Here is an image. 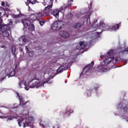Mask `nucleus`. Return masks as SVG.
Masks as SVG:
<instances>
[{
    "label": "nucleus",
    "instance_id": "393cba45",
    "mask_svg": "<svg viewBox=\"0 0 128 128\" xmlns=\"http://www.w3.org/2000/svg\"><path fill=\"white\" fill-rule=\"evenodd\" d=\"M93 35L94 36H96V38H98V36H100V34H102V32H95L94 33H92Z\"/></svg>",
    "mask_w": 128,
    "mask_h": 128
},
{
    "label": "nucleus",
    "instance_id": "37998d69",
    "mask_svg": "<svg viewBox=\"0 0 128 128\" xmlns=\"http://www.w3.org/2000/svg\"><path fill=\"white\" fill-rule=\"evenodd\" d=\"M2 16V12H0V16Z\"/></svg>",
    "mask_w": 128,
    "mask_h": 128
},
{
    "label": "nucleus",
    "instance_id": "20e7f679",
    "mask_svg": "<svg viewBox=\"0 0 128 128\" xmlns=\"http://www.w3.org/2000/svg\"><path fill=\"white\" fill-rule=\"evenodd\" d=\"M18 120V124L20 126H30L31 128H34V118L32 116H30L28 118L24 119L22 118H16Z\"/></svg>",
    "mask_w": 128,
    "mask_h": 128
},
{
    "label": "nucleus",
    "instance_id": "2f4dec72",
    "mask_svg": "<svg viewBox=\"0 0 128 128\" xmlns=\"http://www.w3.org/2000/svg\"><path fill=\"white\" fill-rule=\"evenodd\" d=\"M12 53L13 54H14L16 53V47L13 46L12 48Z\"/></svg>",
    "mask_w": 128,
    "mask_h": 128
},
{
    "label": "nucleus",
    "instance_id": "2eb2a0df",
    "mask_svg": "<svg viewBox=\"0 0 128 128\" xmlns=\"http://www.w3.org/2000/svg\"><path fill=\"white\" fill-rule=\"evenodd\" d=\"M60 34L64 38H70V34L66 32L60 31Z\"/></svg>",
    "mask_w": 128,
    "mask_h": 128
},
{
    "label": "nucleus",
    "instance_id": "9d476101",
    "mask_svg": "<svg viewBox=\"0 0 128 128\" xmlns=\"http://www.w3.org/2000/svg\"><path fill=\"white\" fill-rule=\"evenodd\" d=\"M94 64V62H92L90 64H88L86 67L84 68L82 74H86V72H88V70H92V68Z\"/></svg>",
    "mask_w": 128,
    "mask_h": 128
},
{
    "label": "nucleus",
    "instance_id": "7ed1b4c3",
    "mask_svg": "<svg viewBox=\"0 0 128 128\" xmlns=\"http://www.w3.org/2000/svg\"><path fill=\"white\" fill-rule=\"evenodd\" d=\"M44 6H47L45 7V8L44 9V13L39 12L38 13H36V14H34L30 16V18L32 20H40L42 18L43 16H50V12L52 10V4H50V3H46V2H44L42 3Z\"/></svg>",
    "mask_w": 128,
    "mask_h": 128
},
{
    "label": "nucleus",
    "instance_id": "58836bf2",
    "mask_svg": "<svg viewBox=\"0 0 128 128\" xmlns=\"http://www.w3.org/2000/svg\"><path fill=\"white\" fill-rule=\"evenodd\" d=\"M124 52H125L128 54V47H127L126 48L124 49Z\"/></svg>",
    "mask_w": 128,
    "mask_h": 128
},
{
    "label": "nucleus",
    "instance_id": "a211bd4d",
    "mask_svg": "<svg viewBox=\"0 0 128 128\" xmlns=\"http://www.w3.org/2000/svg\"><path fill=\"white\" fill-rule=\"evenodd\" d=\"M28 37H26V36H24L20 38V41H22L23 42H28Z\"/></svg>",
    "mask_w": 128,
    "mask_h": 128
},
{
    "label": "nucleus",
    "instance_id": "0eeeda50",
    "mask_svg": "<svg viewBox=\"0 0 128 128\" xmlns=\"http://www.w3.org/2000/svg\"><path fill=\"white\" fill-rule=\"evenodd\" d=\"M1 4L2 6H4V8H6V9H4V16H6V18L8 17V14H10V9L8 8L10 6H8V3H4V2H1Z\"/></svg>",
    "mask_w": 128,
    "mask_h": 128
},
{
    "label": "nucleus",
    "instance_id": "ddd939ff",
    "mask_svg": "<svg viewBox=\"0 0 128 128\" xmlns=\"http://www.w3.org/2000/svg\"><path fill=\"white\" fill-rule=\"evenodd\" d=\"M118 108H123V112H124V114H126L127 112L128 111V106L126 104H118Z\"/></svg>",
    "mask_w": 128,
    "mask_h": 128
},
{
    "label": "nucleus",
    "instance_id": "f03ea898",
    "mask_svg": "<svg viewBox=\"0 0 128 128\" xmlns=\"http://www.w3.org/2000/svg\"><path fill=\"white\" fill-rule=\"evenodd\" d=\"M101 58H102V60L104 58L105 60L104 62H101L100 65L96 68V70H97L98 72H108V69L104 68V66H108V64H110L112 62L113 64H116V62H118V58H114L108 57L106 55L102 56Z\"/></svg>",
    "mask_w": 128,
    "mask_h": 128
},
{
    "label": "nucleus",
    "instance_id": "dca6fc26",
    "mask_svg": "<svg viewBox=\"0 0 128 128\" xmlns=\"http://www.w3.org/2000/svg\"><path fill=\"white\" fill-rule=\"evenodd\" d=\"M86 46L84 44V42H80L79 44L77 46L76 48L78 50H82V48H84Z\"/></svg>",
    "mask_w": 128,
    "mask_h": 128
},
{
    "label": "nucleus",
    "instance_id": "39448f33",
    "mask_svg": "<svg viewBox=\"0 0 128 128\" xmlns=\"http://www.w3.org/2000/svg\"><path fill=\"white\" fill-rule=\"evenodd\" d=\"M96 20L95 22H94L92 24V28H94V30H96L98 28H100L101 30H110V26L104 22H100L99 26H96Z\"/></svg>",
    "mask_w": 128,
    "mask_h": 128
},
{
    "label": "nucleus",
    "instance_id": "5701e85b",
    "mask_svg": "<svg viewBox=\"0 0 128 128\" xmlns=\"http://www.w3.org/2000/svg\"><path fill=\"white\" fill-rule=\"evenodd\" d=\"M3 28L6 30L8 28V25L2 26V24H0V30H2Z\"/></svg>",
    "mask_w": 128,
    "mask_h": 128
},
{
    "label": "nucleus",
    "instance_id": "473e14b6",
    "mask_svg": "<svg viewBox=\"0 0 128 128\" xmlns=\"http://www.w3.org/2000/svg\"><path fill=\"white\" fill-rule=\"evenodd\" d=\"M14 120V118H12V117H9V118L7 119L6 122H10V120Z\"/></svg>",
    "mask_w": 128,
    "mask_h": 128
},
{
    "label": "nucleus",
    "instance_id": "a18cd8bd",
    "mask_svg": "<svg viewBox=\"0 0 128 128\" xmlns=\"http://www.w3.org/2000/svg\"><path fill=\"white\" fill-rule=\"evenodd\" d=\"M14 106H16V104H14Z\"/></svg>",
    "mask_w": 128,
    "mask_h": 128
},
{
    "label": "nucleus",
    "instance_id": "aec40b11",
    "mask_svg": "<svg viewBox=\"0 0 128 128\" xmlns=\"http://www.w3.org/2000/svg\"><path fill=\"white\" fill-rule=\"evenodd\" d=\"M16 69H14L13 72H12L8 78H10V76H16Z\"/></svg>",
    "mask_w": 128,
    "mask_h": 128
},
{
    "label": "nucleus",
    "instance_id": "c03bdc74",
    "mask_svg": "<svg viewBox=\"0 0 128 128\" xmlns=\"http://www.w3.org/2000/svg\"><path fill=\"white\" fill-rule=\"evenodd\" d=\"M0 118H2V117L0 116Z\"/></svg>",
    "mask_w": 128,
    "mask_h": 128
},
{
    "label": "nucleus",
    "instance_id": "6ab92c4d",
    "mask_svg": "<svg viewBox=\"0 0 128 128\" xmlns=\"http://www.w3.org/2000/svg\"><path fill=\"white\" fill-rule=\"evenodd\" d=\"M116 30H118V24H116L114 26H113L112 28L110 30L112 31H116Z\"/></svg>",
    "mask_w": 128,
    "mask_h": 128
},
{
    "label": "nucleus",
    "instance_id": "cd10ccee",
    "mask_svg": "<svg viewBox=\"0 0 128 128\" xmlns=\"http://www.w3.org/2000/svg\"><path fill=\"white\" fill-rule=\"evenodd\" d=\"M28 1L30 2V4H36V0H28Z\"/></svg>",
    "mask_w": 128,
    "mask_h": 128
},
{
    "label": "nucleus",
    "instance_id": "4be33fe9",
    "mask_svg": "<svg viewBox=\"0 0 128 128\" xmlns=\"http://www.w3.org/2000/svg\"><path fill=\"white\" fill-rule=\"evenodd\" d=\"M75 28H77L78 30V28H80L82 26V24H80V23L76 24L74 25Z\"/></svg>",
    "mask_w": 128,
    "mask_h": 128
},
{
    "label": "nucleus",
    "instance_id": "7c9ffc66",
    "mask_svg": "<svg viewBox=\"0 0 128 128\" xmlns=\"http://www.w3.org/2000/svg\"><path fill=\"white\" fill-rule=\"evenodd\" d=\"M17 12L19 13V14L17 15L16 16L18 18H20V16H22V14H20V10L17 9Z\"/></svg>",
    "mask_w": 128,
    "mask_h": 128
},
{
    "label": "nucleus",
    "instance_id": "c85d7f7f",
    "mask_svg": "<svg viewBox=\"0 0 128 128\" xmlns=\"http://www.w3.org/2000/svg\"><path fill=\"white\" fill-rule=\"evenodd\" d=\"M68 112H70V114H72V112H74L73 110H70V108H67L66 110V114H68Z\"/></svg>",
    "mask_w": 128,
    "mask_h": 128
},
{
    "label": "nucleus",
    "instance_id": "09e8293b",
    "mask_svg": "<svg viewBox=\"0 0 128 128\" xmlns=\"http://www.w3.org/2000/svg\"><path fill=\"white\" fill-rule=\"evenodd\" d=\"M29 10V12H30V10Z\"/></svg>",
    "mask_w": 128,
    "mask_h": 128
},
{
    "label": "nucleus",
    "instance_id": "f257e3e1",
    "mask_svg": "<svg viewBox=\"0 0 128 128\" xmlns=\"http://www.w3.org/2000/svg\"><path fill=\"white\" fill-rule=\"evenodd\" d=\"M56 76L54 74V70H50L48 73H46L44 76V78L46 76H48L46 78L47 80H46L44 82H42L38 79H33L29 80V86L30 88H40V86H44V84H52V79L54 78V76Z\"/></svg>",
    "mask_w": 128,
    "mask_h": 128
},
{
    "label": "nucleus",
    "instance_id": "f8f14e48",
    "mask_svg": "<svg viewBox=\"0 0 128 128\" xmlns=\"http://www.w3.org/2000/svg\"><path fill=\"white\" fill-rule=\"evenodd\" d=\"M8 28H10V27L8 25V28L6 30L3 28L1 30V32H2L4 36H5V38H8V36H10V30H8Z\"/></svg>",
    "mask_w": 128,
    "mask_h": 128
},
{
    "label": "nucleus",
    "instance_id": "8fccbe9b",
    "mask_svg": "<svg viewBox=\"0 0 128 128\" xmlns=\"http://www.w3.org/2000/svg\"><path fill=\"white\" fill-rule=\"evenodd\" d=\"M14 108H16V106H15Z\"/></svg>",
    "mask_w": 128,
    "mask_h": 128
},
{
    "label": "nucleus",
    "instance_id": "bb28decb",
    "mask_svg": "<svg viewBox=\"0 0 128 128\" xmlns=\"http://www.w3.org/2000/svg\"><path fill=\"white\" fill-rule=\"evenodd\" d=\"M108 56H112L114 54V50H110L109 52H108Z\"/></svg>",
    "mask_w": 128,
    "mask_h": 128
},
{
    "label": "nucleus",
    "instance_id": "f704fd0d",
    "mask_svg": "<svg viewBox=\"0 0 128 128\" xmlns=\"http://www.w3.org/2000/svg\"><path fill=\"white\" fill-rule=\"evenodd\" d=\"M40 24L41 26H42L44 24V21H40Z\"/></svg>",
    "mask_w": 128,
    "mask_h": 128
},
{
    "label": "nucleus",
    "instance_id": "72a5a7b5",
    "mask_svg": "<svg viewBox=\"0 0 128 128\" xmlns=\"http://www.w3.org/2000/svg\"><path fill=\"white\" fill-rule=\"evenodd\" d=\"M8 26H12V20H8Z\"/></svg>",
    "mask_w": 128,
    "mask_h": 128
},
{
    "label": "nucleus",
    "instance_id": "e433bc0d",
    "mask_svg": "<svg viewBox=\"0 0 128 128\" xmlns=\"http://www.w3.org/2000/svg\"><path fill=\"white\" fill-rule=\"evenodd\" d=\"M23 114L26 115V114H28V111H24Z\"/></svg>",
    "mask_w": 128,
    "mask_h": 128
},
{
    "label": "nucleus",
    "instance_id": "c756f323",
    "mask_svg": "<svg viewBox=\"0 0 128 128\" xmlns=\"http://www.w3.org/2000/svg\"><path fill=\"white\" fill-rule=\"evenodd\" d=\"M0 24H2V26H8V24H5L2 22V18H0Z\"/></svg>",
    "mask_w": 128,
    "mask_h": 128
},
{
    "label": "nucleus",
    "instance_id": "79ce46f5",
    "mask_svg": "<svg viewBox=\"0 0 128 128\" xmlns=\"http://www.w3.org/2000/svg\"><path fill=\"white\" fill-rule=\"evenodd\" d=\"M9 108H14V107H12V106H10V107H9Z\"/></svg>",
    "mask_w": 128,
    "mask_h": 128
},
{
    "label": "nucleus",
    "instance_id": "a878e982",
    "mask_svg": "<svg viewBox=\"0 0 128 128\" xmlns=\"http://www.w3.org/2000/svg\"><path fill=\"white\" fill-rule=\"evenodd\" d=\"M28 52L31 58L32 56H34V52H32V51H28Z\"/></svg>",
    "mask_w": 128,
    "mask_h": 128
},
{
    "label": "nucleus",
    "instance_id": "9b49d317",
    "mask_svg": "<svg viewBox=\"0 0 128 128\" xmlns=\"http://www.w3.org/2000/svg\"><path fill=\"white\" fill-rule=\"evenodd\" d=\"M17 94V98L19 99L20 100V106H24V104H26V102L24 101V98H22V94H18V93H16Z\"/></svg>",
    "mask_w": 128,
    "mask_h": 128
},
{
    "label": "nucleus",
    "instance_id": "412c9836",
    "mask_svg": "<svg viewBox=\"0 0 128 128\" xmlns=\"http://www.w3.org/2000/svg\"><path fill=\"white\" fill-rule=\"evenodd\" d=\"M40 124L42 126H48V123L46 121L42 120L40 122Z\"/></svg>",
    "mask_w": 128,
    "mask_h": 128
},
{
    "label": "nucleus",
    "instance_id": "6e6552de",
    "mask_svg": "<svg viewBox=\"0 0 128 128\" xmlns=\"http://www.w3.org/2000/svg\"><path fill=\"white\" fill-rule=\"evenodd\" d=\"M20 88H24L26 90H30V81L28 83H26V81L24 80H20L19 82Z\"/></svg>",
    "mask_w": 128,
    "mask_h": 128
},
{
    "label": "nucleus",
    "instance_id": "a19ab883",
    "mask_svg": "<svg viewBox=\"0 0 128 128\" xmlns=\"http://www.w3.org/2000/svg\"><path fill=\"white\" fill-rule=\"evenodd\" d=\"M25 48H26V50H28V48L26 46L25 47Z\"/></svg>",
    "mask_w": 128,
    "mask_h": 128
},
{
    "label": "nucleus",
    "instance_id": "423d86ee",
    "mask_svg": "<svg viewBox=\"0 0 128 128\" xmlns=\"http://www.w3.org/2000/svg\"><path fill=\"white\" fill-rule=\"evenodd\" d=\"M64 26V22L62 21H57L54 22L52 24V29L53 30H58Z\"/></svg>",
    "mask_w": 128,
    "mask_h": 128
},
{
    "label": "nucleus",
    "instance_id": "f3484780",
    "mask_svg": "<svg viewBox=\"0 0 128 128\" xmlns=\"http://www.w3.org/2000/svg\"><path fill=\"white\" fill-rule=\"evenodd\" d=\"M52 14L56 18H58V16H60V11L58 10H54Z\"/></svg>",
    "mask_w": 128,
    "mask_h": 128
},
{
    "label": "nucleus",
    "instance_id": "b1692460",
    "mask_svg": "<svg viewBox=\"0 0 128 128\" xmlns=\"http://www.w3.org/2000/svg\"><path fill=\"white\" fill-rule=\"evenodd\" d=\"M56 2V0H55ZM44 2H46V4H52V2H54V0H44Z\"/></svg>",
    "mask_w": 128,
    "mask_h": 128
},
{
    "label": "nucleus",
    "instance_id": "4c0bfd02",
    "mask_svg": "<svg viewBox=\"0 0 128 128\" xmlns=\"http://www.w3.org/2000/svg\"><path fill=\"white\" fill-rule=\"evenodd\" d=\"M63 10H64V8L62 7H61L60 8V12H62Z\"/></svg>",
    "mask_w": 128,
    "mask_h": 128
},
{
    "label": "nucleus",
    "instance_id": "ea45409f",
    "mask_svg": "<svg viewBox=\"0 0 128 128\" xmlns=\"http://www.w3.org/2000/svg\"><path fill=\"white\" fill-rule=\"evenodd\" d=\"M74 2V0H68V2Z\"/></svg>",
    "mask_w": 128,
    "mask_h": 128
},
{
    "label": "nucleus",
    "instance_id": "49530a36",
    "mask_svg": "<svg viewBox=\"0 0 128 128\" xmlns=\"http://www.w3.org/2000/svg\"><path fill=\"white\" fill-rule=\"evenodd\" d=\"M62 14H63V16H64V12H62Z\"/></svg>",
    "mask_w": 128,
    "mask_h": 128
},
{
    "label": "nucleus",
    "instance_id": "4468645a",
    "mask_svg": "<svg viewBox=\"0 0 128 128\" xmlns=\"http://www.w3.org/2000/svg\"><path fill=\"white\" fill-rule=\"evenodd\" d=\"M68 66H66V64H64L63 66H60L58 69H57L56 72L58 74L62 72V70H66Z\"/></svg>",
    "mask_w": 128,
    "mask_h": 128
},
{
    "label": "nucleus",
    "instance_id": "de8ad7c7",
    "mask_svg": "<svg viewBox=\"0 0 128 128\" xmlns=\"http://www.w3.org/2000/svg\"><path fill=\"white\" fill-rule=\"evenodd\" d=\"M20 50H21V51L22 50V49H21Z\"/></svg>",
    "mask_w": 128,
    "mask_h": 128
},
{
    "label": "nucleus",
    "instance_id": "c9c22d12",
    "mask_svg": "<svg viewBox=\"0 0 128 128\" xmlns=\"http://www.w3.org/2000/svg\"><path fill=\"white\" fill-rule=\"evenodd\" d=\"M95 90H96V88H100V86L98 85L97 84H96L94 86Z\"/></svg>",
    "mask_w": 128,
    "mask_h": 128
},
{
    "label": "nucleus",
    "instance_id": "1a4fd4ad",
    "mask_svg": "<svg viewBox=\"0 0 128 128\" xmlns=\"http://www.w3.org/2000/svg\"><path fill=\"white\" fill-rule=\"evenodd\" d=\"M22 22L25 28H28V26H29V28H32V30H34V24H30V20L26 19H22Z\"/></svg>",
    "mask_w": 128,
    "mask_h": 128
}]
</instances>
